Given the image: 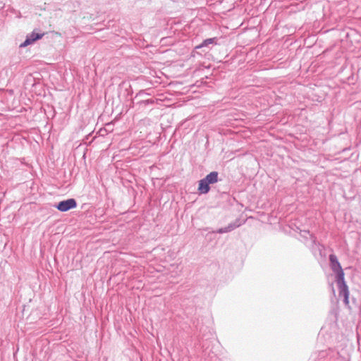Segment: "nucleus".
<instances>
[{
    "label": "nucleus",
    "mask_w": 361,
    "mask_h": 361,
    "mask_svg": "<svg viewBox=\"0 0 361 361\" xmlns=\"http://www.w3.org/2000/svg\"><path fill=\"white\" fill-rule=\"evenodd\" d=\"M329 260L331 269L337 274L336 279L342 280V278L344 277V272L339 262L338 261L336 256L334 255H331L329 256Z\"/></svg>",
    "instance_id": "nucleus-1"
},
{
    "label": "nucleus",
    "mask_w": 361,
    "mask_h": 361,
    "mask_svg": "<svg viewBox=\"0 0 361 361\" xmlns=\"http://www.w3.org/2000/svg\"><path fill=\"white\" fill-rule=\"evenodd\" d=\"M337 283L339 288V295L344 298V302L345 305H349V290L346 285L344 277L341 279H337Z\"/></svg>",
    "instance_id": "nucleus-2"
},
{
    "label": "nucleus",
    "mask_w": 361,
    "mask_h": 361,
    "mask_svg": "<svg viewBox=\"0 0 361 361\" xmlns=\"http://www.w3.org/2000/svg\"><path fill=\"white\" fill-rule=\"evenodd\" d=\"M76 206H77L76 201L74 199L71 198V199L60 202L57 204L56 208L61 212H67L71 209L75 208Z\"/></svg>",
    "instance_id": "nucleus-3"
},
{
    "label": "nucleus",
    "mask_w": 361,
    "mask_h": 361,
    "mask_svg": "<svg viewBox=\"0 0 361 361\" xmlns=\"http://www.w3.org/2000/svg\"><path fill=\"white\" fill-rule=\"evenodd\" d=\"M44 33L39 34L36 33L35 32H32L31 35L27 37V39L25 40V42L20 44V47H24L26 46H28L35 42L37 39H41L44 36Z\"/></svg>",
    "instance_id": "nucleus-4"
},
{
    "label": "nucleus",
    "mask_w": 361,
    "mask_h": 361,
    "mask_svg": "<svg viewBox=\"0 0 361 361\" xmlns=\"http://www.w3.org/2000/svg\"><path fill=\"white\" fill-rule=\"evenodd\" d=\"M209 183H207L206 179L203 178L200 180L199 182V186H198V190L200 193L205 194L207 193L209 190Z\"/></svg>",
    "instance_id": "nucleus-5"
},
{
    "label": "nucleus",
    "mask_w": 361,
    "mask_h": 361,
    "mask_svg": "<svg viewBox=\"0 0 361 361\" xmlns=\"http://www.w3.org/2000/svg\"><path fill=\"white\" fill-rule=\"evenodd\" d=\"M204 179H206L207 183L209 184L215 183L218 180V173L215 171L211 172L204 178Z\"/></svg>",
    "instance_id": "nucleus-6"
},
{
    "label": "nucleus",
    "mask_w": 361,
    "mask_h": 361,
    "mask_svg": "<svg viewBox=\"0 0 361 361\" xmlns=\"http://www.w3.org/2000/svg\"><path fill=\"white\" fill-rule=\"evenodd\" d=\"M213 42H214V39H212V38L205 39L200 45L197 46L195 48L200 49L202 47L207 46L210 44H212Z\"/></svg>",
    "instance_id": "nucleus-7"
}]
</instances>
